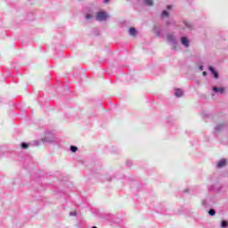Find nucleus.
<instances>
[{
    "instance_id": "1",
    "label": "nucleus",
    "mask_w": 228,
    "mask_h": 228,
    "mask_svg": "<svg viewBox=\"0 0 228 228\" xmlns=\"http://www.w3.org/2000/svg\"><path fill=\"white\" fill-rule=\"evenodd\" d=\"M108 19V14L104 12H100L96 14V20L102 22Z\"/></svg>"
},
{
    "instance_id": "2",
    "label": "nucleus",
    "mask_w": 228,
    "mask_h": 228,
    "mask_svg": "<svg viewBox=\"0 0 228 228\" xmlns=\"http://www.w3.org/2000/svg\"><path fill=\"white\" fill-rule=\"evenodd\" d=\"M182 45H184V47H190V41L188 40V37H182L181 38Z\"/></svg>"
},
{
    "instance_id": "3",
    "label": "nucleus",
    "mask_w": 228,
    "mask_h": 228,
    "mask_svg": "<svg viewBox=\"0 0 228 228\" xmlns=\"http://www.w3.org/2000/svg\"><path fill=\"white\" fill-rule=\"evenodd\" d=\"M225 165H227V159H223L217 163V168H223Z\"/></svg>"
},
{
    "instance_id": "4",
    "label": "nucleus",
    "mask_w": 228,
    "mask_h": 228,
    "mask_svg": "<svg viewBox=\"0 0 228 228\" xmlns=\"http://www.w3.org/2000/svg\"><path fill=\"white\" fill-rule=\"evenodd\" d=\"M213 90L215 92H218L219 94H224L225 93V88H224V87H214Z\"/></svg>"
},
{
    "instance_id": "5",
    "label": "nucleus",
    "mask_w": 228,
    "mask_h": 228,
    "mask_svg": "<svg viewBox=\"0 0 228 228\" xmlns=\"http://www.w3.org/2000/svg\"><path fill=\"white\" fill-rule=\"evenodd\" d=\"M209 70L210 72H212V74H214V77L216 79H217L218 77V73L215 70V68H213V66H209Z\"/></svg>"
},
{
    "instance_id": "6",
    "label": "nucleus",
    "mask_w": 228,
    "mask_h": 228,
    "mask_svg": "<svg viewBox=\"0 0 228 228\" xmlns=\"http://www.w3.org/2000/svg\"><path fill=\"white\" fill-rule=\"evenodd\" d=\"M175 95L176 97H183V91L181 89H175Z\"/></svg>"
},
{
    "instance_id": "7",
    "label": "nucleus",
    "mask_w": 228,
    "mask_h": 228,
    "mask_svg": "<svg viewBox=\"0 0 228 228\" xmlns=\"http://www.w3.org/2000/svg\"><path fill=\"white\" fill-rule=\"evenodd\" d=\"M129 33L132 37H136V28H129Z\"/></svg>"
},
{
    "instance_id": "8",
    "label": "nucleus",
    "mask_w": 228,
    "mask_h": 228,
    "mask_svg": "<svg viewBox=\"0 0 228 228\" xmlns=\"http://www.w3.org/2000/svg\"><path fill=\"white\" fill-rule=\"evenodd\" d=\"M144 3L147 4V6H152L154 4L153 0H144Z\"/></svg>"
},
{
    "instance_id": "9",
    "label": "nucleus",
    "mask_w": 228,
    "mask_h": 228,
    "mask_svg": "<svg viewBox=\"0 0 228 228\" xmlns=\"http://www.w3.org/2000/svg\"><path fill=\"white\" fill-rule=\"evenodd\" d=\"M221 227H222V228H226V227H228V222L225 221V220H223V221L221 222Z\"/></svg>"
},
{
    "instance_id": "10",
    "label": "nucleus",
    "mask_w": 228,
    "mask_h": 228,
    "mask_svg": "<svg viewBox=\"0 0 228 228\" xmlns=\"http://www.w3.org/2000/svg\"><path fill=\"white\" fill-rule=\"evenodd\" d=\"M167 40H168V42H174V40H175L174 35L168 34L167 35Z\"/></svg>"
},
{
    "instance_id": "11",
    "label": "nucleus",
    "mask_w": 228,
    "mask_h": 228,
    "mask_svg": "<svg viewBox=\"0 0 228 228\" xmlns=\"http://www.w3.org/2000/svg\"><path fill=\"white\" fill-rule=\"evenodd\" d=\"M208 215H210V216H215V215H216V211H215V209H210L208 211Z\"/></svg>"
},
{
    "instance_id": "12",
    "label": "nucleus",
    "mask_w": 228,
    "mask_h": 228,
    "mask_svg": "<svg viewBox=\"0 0 228 228\" xmlns=\"http://www.w3.org/2000/svg\"><path fill=\"white\" fill-rule=\"evenodd\" d=\"M71 152H76L77 151V147L76 146H70Z\"/></svg>"
},
{
    "instance_id": "13",
    "label": "nucleus",
    "mask_w": 228,
    "mask_h": 228,
    "mask_svg": "<svg viewBox=\"0 0 228 228\" xmlns=\"http://www.w3.org/2000/svg\"><path fill=\"white\" fill-rule=\"evenodd\" d=\"M162 17H168V12L163 11L162 12Z\"/></svg>"
},
{
    "instance_id": "14",
    "label": "nucleus",
    "mask_w": 228,
    "mask_h": 228,
    "mask_svg": "<svg viewBox=\"0 0 228 228\" xmlns=\"http://www.w3.org/2000/svg\"><path fill=\"white\" fill-rule=\"evenodd\" d=\"M22 149H28V145L26 142L21 143Z\"/></svg>"
},
{
    "instance_id": "15",
    "label": "nucleus",
    "mask_w": 228,
    "mask_h": 228,
    "mask_svg": "<svg viewBox=\"0 0 228 228\" xmlns=\"http://www.w3.org/2000/svg\"><path fill=\"white\" fill-rule=\"evenodd\" d=\"M77 215V213L76 211L70 212L71 216H76Z\"/></svg>"
},
{
    "instance_id": "16",
    "label": "nucleus",
    "mask_w": 228,
    "mask_h": 228,
    "mask_svg": "<svg viewBox=\"0 0 228 228\" xmlns=\"http://www.w3.org/2000/svg\"><path fill=\"white\" fill-rule=\"evenodd\" d=\"M86 19L88 20H90V19H92V15L91 14H87L86 16Z\"/></svg>"
},
{
    "instance_id": "17",
    "label": "nucleus",
    "mask_w": 228,
    "mask_h": 228,
    "mask_svg": "<svg viewBox=\"0 0 228 228\" xmlns=\"http://www.w3.org/2000/svg\"><path fill=\"white\" fill-rule=\"evenodd\" d=\"M167 10H170L172 8V5H167Z\"/></svg>"
},
{
    "instance_id": "18",
    "label": "nucleus",
    "mask_w": 228,
    "mask_h": 228,
    "mask_svg": "<svg viewBox=\"0 0 228 228\" xmlns=\"http://www.w3.org/2000/svg\"><path fill=\"white\" fill-rule=\"evenodd\" d=\"M204 76H208V73L206 71H203L202 73Z\"/></svg>"
},
{
    "instance_id": "19",
    "label": "nucleus",
    "mask_w": 228,
    "mask_h": 228,
    "mask_svg": "<svg viewBox=\"0 0 228 228\" xmlns=\"http://www.w3.org/2000/svg\"><path fill=\"white\" fill-rule=\"evenodd\" d=\"M104 3H110V0H104Z\"/></svg>"
},
{
    "instance_id": "20",
    "label": "nucleus",
    "mask_w": 228,
    "mask_h": 228,
    "mask_svg": "<svg viewBox=\"0 0 228 228\" xmlns=\"http://www.w3.org/2000/svg\"><path fill=\"white\" fill-rule=\"evenodd\" d=\"M200 70H203V68H202V66H200Z\"/></svg>"
},
{
    "instance_id": "21",
    "label": "nucleus",
    "mask_w": 228,
    "mask_h": 228,
    "mask_svg": "<svg viewBox=\"0 0 228 228\" xmlns=\"http://www.w3.org/2000/svg\"><path fill=\"white\" fill-rule=\"evenodd\" d=\"M216 129H217V130L220 129V126H218L216 127Z\"/></svg>"
},
{
    "instance_id": "22",
    "label": "nucleus",
    "mask_w": 228,
    "mask_h": 228,
    "mask_svg": "<svg viewBox=\"0 0 228 228\" xmlns=\"http://www.w3.org/2000/svg\"><path fill=\"white\" fill-rule=\"evenodd\" d=\"M92 228H97L96 226H93Z\"/></svg>"
}]
</instances>
